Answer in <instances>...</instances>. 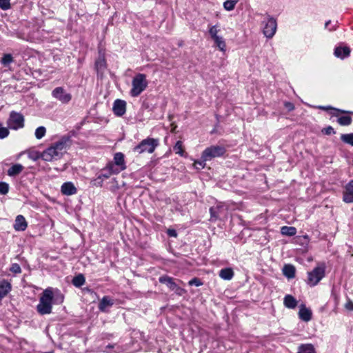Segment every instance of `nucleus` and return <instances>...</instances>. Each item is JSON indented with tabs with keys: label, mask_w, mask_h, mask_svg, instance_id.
I'll return each instance as SVG.
<instances>
[{
	"label": "nucleus",
	"mask_w": 353,
	"mask_h": 353,
	"mask_svg": "<svg viewBox=\"0 0 353 353\" xmlns=\"http://www.w3.org/2000/svg\"><path fill=\"white\" fill-rule=\"evenodd\" d=\"M8 125L13 130H18L24 126V117L19 112L12 111L8 121Z\"/></svg>",
	"instance_id": "8"
},
{
	"label": "nucleus",
	"mask_w": 353,
	"mask_h": 353,
	"mask_svg": "<svg viewBox=\"0 0 353 353\" xmlns=\"http://www.w3.org/2000/svg\"><path fill=\"white\" fill-rule=\"evenodd\" d=\"M332 114H333L334 116H336V117L338 116V114H335V113H332Z\"/></svg>",
	"instance_id": "53"
},
{
	"label": "nucleus",
	"mask_w": 353,
	"mask_h": 353,
	"mask_svg": "<svg viewBox=\"0 0 353 353\" xmlns=\"http://www.w3.org/2000/svg\"><path fill=\"white\" fill-rule=\"evenodd\" d=\"M52 95L63 103H68L72 99L70 93H67L62 87H57L52 92Z\"/></svg>",
	"instance_id": "9"
},
{
	"label": "nucleus",
	"mask_w": 353,
	"mask_h": 353,
	"mask_svg": "<svg viewBox=\"0 0 353 353\" xmlns=\"http://www.w3.org/2000/svg\"><path fill=\"white\" fill-rule=\"evenodd\" d=\"M205 161H204L203 159L201 161H195L194 163V166L196 169L198 170L203 169L205 166Z\"/></svg>",
	"instance_id": "41"
},
{
	"label": "nucleus",
	"mask_w": 353,
	"mask_h": 353,
	"mask_svg": "<svg viewBox=\"0 0 353 353\" xmlns=\"http://www.w3.org/2000/svg\"><path fill=\"white\" fill-rule=\"evenodd\" d=\"M114 163L115 165L119 167V168L114 170H119V172L120 171L124 170L126 168L125 165L124 155L121 152H117L114 154Z\"/></svg>",
	"instance_id": "16"
},
{
	"label": "nucleus",
	"mask_w": 353,
	"mask_h": 353,
	"mask_svg": "<svg viewBox=\"0 0 353 353\" xmlns=\"http://www.w3.org/2000/svg\"><path fill=\"white\" fill-rule=\"evenodd\" d=\"M345 203H353V180H351L345 187L343 195Z\"/></svg>",
	"instance_id": "11"
},
{
	"label": "nucleus",
	"mask_w": 353,
	"mask_h": 353,
	"mask_svg": "<svg viewBox=\"0 0 353 353\" xmlns=\"http://www.w3.org/2000/svg\"><path fill=\"white\" fill-rule=\"evenodd\" d=\"M189 285H195V286H201L203 285V283L201 281V280L198 278H193L188 282Z\"/></svg>",
	"instance_id": "43"
},
{
	"label": "nucleus",
	"mask_w": 353,
	"mask_h": 353,
	"mask_svg": "<svg viewBox=\"0 0 353 353\" xmlns=\"http://www.w3.org/2000/svg\"><path fill=\"white\" fill-rule=\"evenodd\" d=\"M168 234L170 236H174V237H176V236H177V233L174 230H168Z\"/></svg>",
	"instance_id": "50"
},
{
	"label": "nucleus",
	"mask_w": 353,
	"mask_h": 353,
	"mask_svg": "<svg viewBox=\"0 0 353 353\" xmlns=\"http://www.w3.org/2000/svg\"><path fill=\"white\" fill-rule=\"evenodd\" d=\"M238 0H226L223 3V8L227 11L233 10L235 8L236 4L237 3Z\"/></svg>",
	"instance_id": "34"
},
{
	"label": "nucleus",
	"mask_w": 353,
	"mask_h": 353,
	"mask_svg": "<svg viewBox=\"0 0 353 353\" xmlns=\"http://www.w3.org/2000/svg\"><path fill=\"white\" fill-rule=\"evenodd\" d=\"M148 81L144 74H137L132 81V89L130 94L132 97H136L141 94L148 87Z\"/></svg>",
	"instance_id": "3"
},
{
	"label": "nucleus",
	"mask_w": 353,
	"mask_h": 353,
	"mask_svg": "<svg viewBox=\"0 0 353 353\" xmlns=\"http://www.w3.org/2000/svg\"><path fill=\"white\" fill-rule=\"evenodd\" d=\"M345 307L348 310H353V302H352L351 301H348L345 303Z\"/></svg>",
	"instance_id": "49"
},
{
	"label": "nucleus",
	"mask_w": 353,
	"mask_h": 353,
	"mask_svg": "<svg viewBox=\"0 0 353 353\" xmlns=\"http://www.w3.org/2000/svg\"><path fill=\"white\" fill-rule=\"evenodd\" d=\"M295 268L293 265H285L283 268V273L288 279H293L295 276Z\"/></svg>",
	"instance_id": "22"
},
{
	"label": "nucleus",
	"mask_w": 353,
	"mask_h": 353,
	"mask_svg": "<svg viewBox=\"0 0 353 353\" xmlns=\"http://www.w3.org/2000/svg\"><path fill=\"white\" fill-rule=\"evenodd\" d=\"M159 281L161 283L165 284L172 291L176 288V283L174 282V279L170 276L167 275L160 276Z\"/></svg>",
	"instance_id": "19"
},
{
	"label": "nucleus",
	"mask_w": 353,
	"mask_h": 353,
	"mask_svg": "<svg viewBox=\"0 0 353 353\" xmlns=\"http://www.w3.org/2000/svg\"><path fill=\"white\" fill-rule=\"evenodd\" d=\"M10 270L14 274H19L21 272V268L18 263H12Z\"/></svg>",
	"instance_id": "40"
},
{
	"label": "nucleus",
	"mask_w": 353,
	"mask_h": 353,
	"mask_svg": "<svg viewBox=\"0 0 353 353\" xmlns=\"http://www.w3.org/2000/svg\"><path fill=\"white\" fill-rule=\"evenodd\" d=\"M330 23H331V21H330V20L327 21L325 23V28H328V26H329V24H330Z\"/></svg>",
	"instance_id": "51"
},
{
	"label": "nucleus",
	"mask_w": 353,
	"mask_h": 353,
	"mask_svg": "<svg viewBox=\"0 0 353 353\" xmlns=\"http://www.w3.org/2000/svg\"><path fill=\"white\" fill-rule=\"evenodd\" d=\"M219 276L224 280H231L234 276V271L230 268L221 269L219 272Z\"/></svg>",
	"instance_id": "23"
},
{
	"label": "nucleus",
	"mask_w": 353,
	"mask_h": 353,
	"mask_svg": "<svg viewBox=\"0 0 353 353\" xmlns=\"http://www.w3.org/2000/svg\"><path fill=\"white\" fill-rule=\"evenodd\" d=\"M318 108L320 109V110H334L335 112H341V113L345 112V111H343L342 110L334 108H332L331 106H319Z\"/></svg>",
	"instance_id": "44"
},
{
	"label": "nucleus",
	"mask_w": 353,
	"mask_h": 353,
	"mask_svg": "<svg viewBox=\"0 0 353 353\" xmlns=\"http://www.w3.org/2000/svg\"><path fill=\"white\" fill-rule=\"evenodd\" d=\"M222 209H223V208L220 205L211 207L210 208V221H216L219 217V214H220Z\"/></svg>",
	"instance_id": "24"
},
{
	"label": "nucleus",
	"mask_w": 353,
	"mask_h": 353,
	"mask_svg": "<svg viewBox=\"0 0 353 353\" xmlns=\"http://www.w3.org/2000/svg\"><path fill=\"white\" fill-rule=\"evenodd\" d=\"M312 313L310 309L305 307V305L302 304L300 306L299 312V317L301 320L308 322L312 319Z\"/></svg>",
	"instance_id": "14"
},
{
	"label": "nucleus",
	"mask_w": 353,
	"mask_h": 353,
	"mask_svg": "<svg viewBox=\"0 0 353 353\" xmlns=\"http://www.w3.org/2000/svg\"><path fill=\"white\" fill-rule=\"evenodd\" d=\"M28 227V223L23 215L17 216L14 224V229L16 231H24Z\"/></svg>",
	"instance_id": "15"
},
{
	"label": "nucleus",
	"mask_w": 353,
	"mask_h": 353,
	"mask_svg": "<svg viewBox=\"0 0 353 353\" xmlns=\"http://www.w3.org/2000/svg\"><path fill=\"white\" fill-rule=\"evenodd\" d=\"M61 192L63 195L70 196L77 194V189L72 182H65L61 187Z\"/></svg>",
	"instance_id": "13"
},
{
	"label": "nucleus",
	"mask_w": 353,
	"mask_h": 353,
	"mask_svg": "<svg viewBox=\"0 0 353 353\" xmlns=\"http://www.w3.org/2000/svg\"><path fill=\"white\" fill-rule=\"evenodd\" d=\"M94 185L98 186H102L103 184V179L102 176H99L96 179H94Z\"/></svg>",
	"instance_id": "46"
},
{
	"label": "nucleus",
	"mask_w": 353,
	"mask_h": 353,
	"mask_svg": "<svg viewBox=\"0 0 353 353\" xmlns=\"http://www.w3.org/2000/svg\"><path fill=\"white\" fill-rule=\"evenodd\" d=\"M174 151L176 154H179L181 156H183V144L181 141H178L175 145L173 148Z\"/></svg>",
	"instance_id": "37"
},
{
	"label": "nucleus",
	"mask_w": 353,
	"mask_h": 353,
	"mask_svg": "<svg viewBox=\"0 0 353 353\" xmlns=\"http://www.w3.org/2000/svg\"><path fill=\"white\" fill-rule=\"evenodd\" d=\"M298 353H316L312 344L301 345L299 347Z\"/></svg>",
	"instance_id": "27"
},
{
	"label": "nucleus",
	"mask_w": 353,
	"mask_h": 353,
	"mask_svg": "<svg viewBox=\"0 0 353 353\" xmlns=\"http://www.w3.org/2000/svg\"><path fill=\"white\" fill-rule=\"evenodd\" d=\"M53 291L48 288L46 289L39 299V303L37 306V312L41 314H48L52 312Z\"/></svg>",
	"instance_id": "2"
},
{
	"label": "nucleus",
	"mask_w": 353,
	"mask_h": 353,
	"mask_svg": "<svg viewBox=\"0 0 353 353\" xmlns=\"http://www.w3.org/2000/svg\"><path fill=\"white\" fill-rule=\"evenodd\" d=\"M23 168L24 167L21 164H14L8 170V175L10 176H15L19 174L23 170Z\"/></svg>",
	"instance_id": "21"
},
{
	"label": "nucleus",
	"mask_w": 353,
	"mask_h": 353,
	"mask_svg": "<svg viewBox=\"0 0 353 353\" xmlns=\"http://www.w3.org/2000/svg\"><path fill=\"white\" fill-rule=\"evenodd\" d=\"M226 152L225 148L221 145H212L205 148L201 155V159L204 161H210L211 159L223 156Z\"/></svg>",
	"instance_id": "7"
},
{
	"label": "nucleus",
	"mask_w": 353,
	"mask_h": 353,
	"mask_svg": "<svg viewBox=\"0 0 353 353\" xmlns=\"http://www.w3.org/2000/svg\"><path fill=\"white\" fill-rule=\"evenodd\" d=\"M341 140L351 146H353V133L342 134L341 135Z\"/></svg>",
	"instance_id": "32"
},
{
	"label": "nucleus",
	"mask_w": 353,
	"mask_h": 353,
	"mask_svg": "<svg viewBox=\"0 0 353 353\" xmlns=\"http://www.w3.org/2000/svg\"><path fill=\"white\" fill-rule=\"evenodd\" d=\"M173 291H174L176 294L180 296L185 292V290L183 288L179 287L177 285H176V288L174 289Z\"/></svg>",
	"instance_id": "47"
},
{
	"label": "nucleus",
	"mask_w": 353,
	"mask_h": 353,
	"mask_svg": "<svg viewBox=\"0 0 353 353\" xmlns=\"http://www.w3.org/2000/svg\"><path fill=\"white\" fill-rule=\"evenodd\" d=\"M85 282V277L83 274H79L74 276L72 279V284L77 288L82 286Z\"/></svg>",
	"instance_id": "29"
},
{
	"label": "nucleus",
	"mask_w": 353,
	"mask_h": 353,
	"mask_svg": "<svg viewBox=\"0 0 353 353\" xmlns=\"http://www.w3.org/2000/svg\"><path fill=\"white\" fill-rule=\"evenodd\" d=\"M70 145V138L68 136H63L43 150L37 158H41L48 162L59 160L63 157Z\"/></svg>",
	"instance_id": "1"
},
{
	"label": "nucleus",
	"mask_w": 353,
	"mask_h": 353,
	"mask_svg": "<svg viewBox=\"0 0 353 353\" xmlns=\"http://www.w3.org/2000/svg\"><path fill=\"white\" fill-rule=\"evenodd\" d=\"M107 68L106 61L103 54H99L98 59L95 61V69L97 74L103 76Z\"/></svg>",
	"instance_id": "12"
},
{
	"label": "nucleus",
	"mask_w": 353,
	"mask_h": 353,
	"mask_svg": "<svg viewBox=\"0 0 353 353\" xmlns=\"http://www.w3.org/2000/svg\"><path fill=\"white\" fill-rule=\"evenodd\" d=\"M285 107L289 110L292 111L294 109V105L290 102H285Z\"/></svg>",
	"instance_id": "48"
},
{
	"label": "nucleus",
	"mask_w": 353,
	"mask_h": 353,
	"mask_svg": "<svg viewBox=\"0 0 353 353\" xmlns=\"http://www.w3.org/2000/svg\"><path fill=\"white\" fill-rule=\"evenodd\" d=\"M10 0H0V8L4 10H8L10 7Z\"/></svg>",
	"instance_id": "42"
},
{
	"label": "nucleus",
	"mask_w": 353,
	"mask_h": 353,
	"mask_svg": "<svg viewBox=\"0 0 353 353\" xmlns=\"http://www.w3.org/2000/svg\"><path fill=\"white\" fill-rule=\"evenodd\" d=\"M13 61V58L10 54H6L3 55L1 63L4 65H7Z\"/></svg>",
	"instance_id": "38"
},
{
	"label": "nucleus",
	"mask_w": 353,
	"mask_h": 353,
	"mask_svg": "<svg viewBox=\"0 0 353 353\" xmlns=\"http://www.w3.org/2000/svg\"><path fill=\"white\" fill-rule=\"evenodd\" d=\"M352 118L350 116H341L338 118L337 122L343 126L349 125L352 123Z\"/></svg>",
	"instance_id": "33"
},
{
	"label": "nucleus",
	"mask_w": 353,
	"mask_h": 353,
	"mask_svg": "<svg viewBox=\"0 0 353 353\" xmlns=\"http://www.w3.org/2000/svg\"><path fill=\"white\" fill-rule=\"evenodd\" d=\"M114 165L113 163H109L107 166L108 172L107 173L101 174L99 176H102V179H103L109 178L112 174L119 173V170H114Z\"/></svg>",
	"instance_id": "30"
},
{
	"label": "nucleus",
	"mask_w": 353,
	"mask_h": 353,
	"mask_svg": "<svg viewBox=\"0 0 353 353\" xmlns=\"http://www.w3.org/2000/svg\"><path fill=\"white\" fill-rule=\"evenodd\" d=\"M114 347V345H112V344H109L107 345L106 348H113Z\"/></svg>",
	"instance_id": "52"
},
{
	"label": "nucleus",
	"mask_w": 353,
	"mask_h": 353,
	"mask_svg": "<svg viewBox=\"0 0 353 353\" xmlns=\"http://www.w3.org/2000/svg\"><path fill=\"white\" fill-rule=\"evenodd\" d=\"M334 55L340 59L347 57L350 54V48L347 46L336 47L334 50Z\"/></svg>",
	"instance_id": "18"
},
{
	"label": "nucleus",
	"mask_w": 353,
	"mask_h": 353,
	"mask_svg": "<svg viewBox=\"0 0 353 353\" xmlns=\"http://www.w3.org/2000/svg\"><path fill=\"white\" fill-rule=\"evenodd\" d=\"M9 190V185L6 182H0V194H6Z\"/></svg>",
	"instance_id": "39"
},
{
	"label": "nucleus",
	"mask_w": 353,
	"mask_h": 353,
	"mask_svg": "<svg viewBox=\"0 0 353 353\" xmlns=\"http://www.w3.org/2000/svg\"><path fill=\"white\" fill-rule=\"evenodd\" d=\"M113 305V301L108 296H105L100 301L99 304V308L101 311H105L106 307L112 306Z\"/></svg>",
	"instance_id": "25"
},
{
	"label": "nucleus",
	"mask_w": 353,
	"mask_h": 353,
	"mask_svg": "<svg viewBox=\"0 0 353 353\" xmlns=\"http://www.w3.org/2000/svg\"><path fill=\"white\" fill-rule=\"evenodd\" d=\"M12 285L10 282L3 279L0 281V299L5 297L11 290Z\"/></svg>",
	"instance_id": "17"
},
{
	"label": "nucleus",
	"mask_w": 353,
	"mask_h": 353,
	"mask_svg": "<svg viewBox=\"0 0 353 353\" xmlns=\"http://www.w3.org/2000/svg\"><path fill=\"white\" fill-rule=\"evenodd\" d=\"M220 31L219 26L217 25L212 26L209 28V34L211 38L214 39V38L219 37L218 33Z\"/></svg>",
	"instance_id": "36"
},
{
	"label": "nucleus",
	"mask_w": 353,
	"mask_h": 353,
	"mask_svg": "<svg viewBox=\"0 0 353 353\" xmlns=\"http://www.w3.org/2000/svg\"><path fill=\"white\" fill-rule=\"evenodd\" d=\"M46 133V128L44 126L38 127L34 132L35 137L37 139H41Z\"/></svg>",
	"instance_id": "35"
},
{
	"label": "nucleus",
	"mask_w": 353,
	"mask_h": 353,
	"mask_svg": "<svg viewBox=\"0 0 353 353\" xmlns=\"http://www.w3.org/2000/svg\"><path fill=\"white\" fill-rule=\"evenodd\" d=\"M112 110L116 116H123L126 112V102L121 99L115 100L113 103Z\"/></svg>",
	"instance_id": "10"
},
{
	"label": "nucleus",
	"mask_w": 353,
	"mask_h": 353,
	"mask_svg": "<svg viewBox=\"0 0 353 353\" xmlns=\"http://www.w3.org/2000/svg\"><path fill=\"white\" fill-rule=\"evenodd\" d=\"M263 33L268 39H271L276 33L277 28L276 21L270 15H265L262 21Z\"/></svg>",
	"instance_id": "6"
},
{
	"label": "nucleus",
	"mask_w": 353,
	"mask_h": 353,
	"mask_svg": "<svg viewBox=\"0 0 353 353\" xmlns=\"http://www.w3.org/2000/svg\"><path fill=\"white\" fill-rule=\"evenodd\" d=\"M216 46L222 52L225 51V42L223 38L221 36H219L213 39Z\"/></svg>",
	"instance_id": "28"
},
{
	"label": "nucleus",
	"mask_w": 353,
	"mask_h": 353,
	"mask_svg": "<svg viewBox=\"0 0 353 353\" xmlns=\"http://www.w3.org/2000/svg\"><path fill=\"white\" fill-rule=\"evenodd\" d=\"M281 232L283 235L292 236L296 234V229L292 226H283Z\"/></svg>",
	"instance_id": "26"
},
{
	"label": "nucleus",
	"mask_w": 353,
	"mask_h": 353,
	"mask_svg": "<svg viewBox=\"0 0 353 353\" xmlns=\"http://www.w3.org/2000/svg\"><path fill=\"white\" fill-rule=\"evenodd\" d=\"M159 145V140L154 138H147L142 140L139 144L133 148V152L137 154L144 152L152 153Z\"/></svg>",
	"instance_id": "5"
},
{
	"label": "nucleus",
	"mask_w": 353,
	"mask_h": 353,
	"mask_svg": "<svg viewBox=\"0 0 353 353\" xmlns=\"http://www.w3.org/2000/svg\"><path fill=\"white\" fill-rule=\"evenodd\" d=\"M325 275V265L319 264L313 270L307 273V284L311 287L316 285Z\"/></svg>",
	"instance_id": "4"
},
{
	"label": "nucleus",
	"mask_w": 353,
	"mask_h": 353,
	"mask_svg": "<svg viewBox=\"0 0 353 353\" xmlns=\"http://www.w3.org/2000/svg\"><path fill=\"white\" fill-rule=\"evenodd\" d=\"M63 300L64 296L59 290H57L54 293L53 292L52 303L61 304Z\"/></svg>",
	"instance_id": "31"
},
{
	"label": "nucleus",
	"mask_w": 353,
	"mask_h": 353,
	"mask_svg": "<svg viewBox=\"0 0 353 353\" xmlns=\"http://www.w3.org/2000/svg\"><path fill=\"white\" fill-rule=\"evenodd\" d=\"M322 132L325 134H327V135H330V134L336 133L335 130H334V128L332 126H328V127L323 129Z\"/></svg>",
	"instance_id": "45"
},
{
	"label": "nucleus",
	"mask_w": 353,
	"mask_h": 353,
	"mask_svg": "<svg viewBox=\"0 0 353 353\" xmlns=\"http://www.w3.org/2000/svg\"><path fill=\"white\" fill-rule=\"evenodd\" d=\"M284 305L290 309H294L297 305V301L292 295H285L283 300Z\"/></svg>",
	"instance_id": "20"
}]
</instances>
